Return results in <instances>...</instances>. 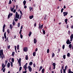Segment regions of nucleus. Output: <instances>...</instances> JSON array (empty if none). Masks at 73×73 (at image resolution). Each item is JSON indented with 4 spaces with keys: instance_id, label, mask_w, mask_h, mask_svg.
Instances as JSON below:
<instances>
[{
    "instance_id": "nucleus-1",
    "label": "nucleus",
    "mask_w": 73,
    "mask_h": 73,
    "mask_svg": "<svg viewBox=\"0 0 73 73\" xmlns=\"http://www.w3.org/2000/svg\"><path fill=\"white\" fill-rule=\"evenodd\" d=\"M23 50L25 52H27L28 50V49L27 47H24L23 48Z\"/></svg>"
},
{
    "instance_id": "nucleus-2",
    "label": "nucleus",
    "mask_w": 73,
    "mask_h": 73,
    "mask_svg": "<svg viewBox=\"0 0 73 73\" xmlns=\"http://www.w3.org/2000/svg\"><path fill=\"white\" fill-rule=\"evenodd\" d=\"M21 58H19V60L18 61V62L19 63V66H21Z\"/></svg>"
},
{
    "instance_id": "nucleus-3",
    "label": "nucleus",
    "mask_w": 73,
    "mask_h": 73,
    "mask_svg": "<svg viewBox=\"0 0 73 73\" xmlns=\"http://www.w3.org/2000/svg\"><path fill=\"white\" fill-rule=\"evenodd\" d=\"M71 42L70 41V40H69L68 39L67 40V41L66 42V43L67 44H70L71 43Z\"/></svg>"
},
{
    "instance_id": "nucleus-4",
    "label": "nucleus",
    "mask_w": 73,
    "mask_h": 73,
    "mask_svg": "<svg viewBox=\"0 0 73 73\" xmlns=\"http://www.w3.org/2000/svg\"><path fill=\"white\" fill-rule=\"evenodd\" d=\"M28 68L29 69V71L30 72H31L32 71V68H31V66H28Z\"/></svg>"
},
{
    "instance_id": "nucleus-5",
    "label": "nucleus",
    "mask_w": 73,
    "mask_h": 73,
    "mask_svg": "<svg viewBox=\"0 0 73 73\" xmlns=\"http://www.w3.org/2000/svg\"><path fill=\"white\" fill-rule=\"evenodd\" d=\"M52 65L53 66V69H55L56 68V63H53Z\"/></svg>"
},
{
    "instance_id": "nucleus-6",
    "label": "nucleus",
    "mask_w": 73,
    "mask_h": 73,
    "mask_svg": "<svg viewBox=\"0 0 73 73\" xmlns=\"http://www.w3.org/2000/svg\"><path fill=\"white\" fill-rule=\"evenodd\" d=\"M12 15H13V13H10L8 15V19H9V18H10V17L12 16Z\"/></svg>"
},
{
    "instance_id": "nucleus-7",
    "label": "nucleus",
    "mask_w": 73,
    "mask_h": 73,
    "mask_svg": "<svg viewBox=\"0 0 73 73\" xmlns=\"http://www.w3.org/2000/svg\"><path fill=\"white\" fill-rule=\"evenodd\" d=\"M63 13L64 14V16L65 17L68 15V13L67 12H63Z\"/></svg>"
},
{
    "instance_id": "nucleus-8",
    "label": "nucleus",
    "mask_w": 73,
    "mask_h": 73,
    "mask_svg": "<svg viewBox=\"0 0 73 73\" xmlns=\"http://www.w3.org/2000/svg\"><path fill=\"white\" fill-rule=\"evenodd\" d=\"M3 50L1 49L0 50V54H3Z\"/></svg>"
},
{
    "instance_id": "nucleus-9",
    "label": "nucleus",
    "mask_w": 73,
    "mask_h": 73,
    "mask_svg": "<svg viewBox=\"0 0 73 73\" xmlns=\"http://www.w3.org/2000/svg\"><path fill=\"white\" fill-rule=\"evenodd\" d=\"M2 60H3V58H5V55L3 54H2Z\"/></svg>"
},
{
    "instance_id": "nucleus-10",
    "label": "nucleus",
    "mask_w": 73,
    "mask_h": 73,
    "mask_svg": "<svg viewBox=\"0 0 73 73\" xmlns=\"http://www.w3.org/2000/svg\"><path fill=\"white\" fill-rule=\"evenodd\" d=\"M19 16H20V14L17 15H15V17L19 19Z\"/></svg>"
},
{
    "instance_id": "nucleus-11",
    "label": "nucleus",
    "mask_w": 73,
    "mask_h": 73,
    "mask_svg": "<svg viewBox=\"0 0 73 73\" xmlns=\"http://www.w3.org/2000/svg\"><path fill=\"white\" fill-rule=\"evenodd\" d=\"M4 36L5 39H6V38H7V36H6V32H5Z\"/></svg>"
},
{
    "instance_id": "nucleus-12",
    "label": "nucleus",
    "mask_w": 73,
    "mask_h": 73,
    "mask_svg": "<svg viewBox=\"0 0 73 73\" xmlns=\"http://www.w3.org/2000/svg\"><path fill=\"white\" fill-rule=\"evenodd\" d=\"M34 42L35 44H36V42H37V40H36V38H35L34 40Z\"/></svg>"
},
{
    "instance_id": "nucleus-13",
    "label": "nucleus",
    "mask_w": 73,
    "mask_h": 73,
    "mask_svg": "<svg viewBox=\"0 0 73 73\" xmlns=\"http://www.w3.org/2000/svg\"><path fill=\"white\" fill-rule=\"evenodd\" d=\"M71 69H69L68 70V73H73V72L71 71Z\"/></svg>"
},
{
    "instance_id": "nucleus-14",
    "label": "nucleus",
    "mask_w": 73,
    "mask_h": 73,
    "mask_svg": "<svg viewBox=\"0 0 73 73\" xmlns=\"http://www.w3.org/2000/svg\"><path fill=\"white\" fill-rule=\"evenodd\" d=\"M10 65H11L10 63L8 62L7 64V66L8 68H9V66H10Z\"/></svg>"
},
{
    "instance_id": "nucleus-15",
    "label": "nucleus",
    "mask_w": 73,
    "mask_h": 73,
    "mask_svg": "<svg viewBox=\"0 0 73 73\" xmlns=\"http://www.w3.org/2000/svg\"><path fill=\"white\" fill-rule=\"evenodd\" d=\"M36 52H34L33 53V56H36Z\"/></svg>"
},
{
    "instance_id": "nucleus-16",
    "label": "nucleus",
    "mask_w": 73,
    "mask_h": 73,
    "mask_svg": "<svg viewBox=\"0 0 73 73\" xmlns=\"http://www.w3.org/2000/svg\"><path fill=\"white\" fill-rule=\"evenodd\" d=\"M26 3H27V1H26L25 0H24L23 1V4L24 6L26 4Z\"/></svg>"
},
{
    "instance_id": "nucleus-17",
    "label": "nucleus",
    "mask_w": 73,
    "mask_h": 73,
    "mask_svg": "<svg viewBox=\"0 0 73 73\" xmlns=\"http://www.w3.org/2000/svg\"><path fill=\"white\" fill-rule=\"evenodd\" d=\"M68 47L70 49H71L72 48V44H70L69 45Z\"/></svg>"
},
{
    "instance_id": "nucleus-18",
    "label": "nucleus",
    "mask_w": 73,
    "mask_h": 73,
    "mask_svg": "<svg viewBox=\"0 0 73 73\" xmlns=\"http://www.w3.org/2000/svg\"><path fill=\"white\" fill-rule=\"evenodd\" d=\"M32 64H33V63L32 62H30L29 63V65L30 66H32Z\"/></svg>"
},
{
    "instance_id": "nucleus-19",
    "label": "nucleus",
    "mask_w": 73,
    "mask_h": 73,
    "mask_svg": "<svg viewBox=\"0 0 73 73\" xmlns=\"http://www.w3.org/2000/svg\"><path fill=\"white\" fill-rule=\"evenodd\" d=\"M63 57L64 59V60L66 58V55H64L63 56Z\"/></svg>"
},
{
    "instance_id": "nucleus-20",
    "label": "nucleus",
    "mask_w": 73,
    "mask_h": 73,
    "mask_svg": "<svg viewBox=\"0 0 73 73\" xmlns=\"http://www.w3.org/2000/svg\"><path fill=\"white\" fill-rule=\"evenodd\" d=\"M33 18V15H32L31 16H29V18L30 19H32Z\"/></svg>"
},
{
    "instance_id": "nucleus-21",
    "label": "nucleus",
    "mask_w": 73,
    "mask_h": 73,
    "mask_svg": "<svg viewBox=\"0 0 73 73\" xmlns=\"http://www.w3.org/2000/svg\"><path fill=\"white\" fill-rule=\"evenodd\" d=\"M70 53H68L67 54V57H70Z\"/></svg>"
},
{
    "instance_id": "nucleus-22",
    "label": "nucleus",
    "mask_w": 73,
    "mask_h": 73,
    "mask_svg": "<svg viewBox=\"0 0 73 73\" xmlns=\"http://www.w3.org/2000/svg\"><path fill=\"white\" fill-rule=\"evenodd\" d=\"M31 35H32V32L30 31L29 33V37H30V36H31Z\"/></svg>"
},
{
    "instance_id": "nucleus-23",
    "label": "nucleus",
    "mask_w": 73,
    "mask_h": 73,
    "mask_svg": "<svg viewBox=\"0 0 73 73\" xmlns=\"http://www.w3.org/2000/svg\"><path fill=\"white\" fill-rule=\"evenodd\" d=\"M4 64L2 63V68H3V69H4V68H5V67L4 66Z\"/></svg>"
},
{
    "instance_id": "nucleus-24",
    "label": "nucleus",
    "mask_w": 73,
    "mask_h": 73,
    "mask_svg": "<svg viewBox=\"0 0 73 73\" xmlns=\"http://www.w3.org/2000/svg\"><path fill=\"white\" fill-rule=\"evenodd\" d=\"M64 64H62V69L64 70Z\"/></svg>"
},
{
    "instance_id": "nucleus-25",
    "label": "nucleus",
    "mask_w": 73,
    "mask_h": 73,
    "mask_svg": "<svg viewBox=\"0 0 73 73\" xmlns=\"http://www.w3.org/2000/svg\"><path fill=\"white\" fill-rule=\"evenodd\" d=\"M15 21V22L17 21H18V19H16V17H15L14 18Z\"/></svg>"
},
{
    "instance_id": "nucleus-26",
    "label": "nucleus",
    "mask_w": 73,
    "mask_h": 73,
    "mask_svg": "<svg viewBox=\"0 0 73 73\" xmlns=\"http://www.w3.org/2000/svg\"><path fill=\"white\" fill-rule=\"evenodd\" d=\"M25 59L26 60H28V55L26 56Z\"/></svg>"
},
{
    "instance_id": "nucleus-27",
    "label": "nucleus",
    "mask_w": 73,
    "mask_h": 73,
    "mask_svg": "<svg viewBox=\"0 0 73 73\" xmlns=\"http://www.w3.org/2000/svg\"><path fill=\"white\" fill-rule=\"evenodd\" d=\"M23 68L25 69V70L26 71L27 70V68H28V67L26 66H24L23 67Z\"/></svg>"
},
{
    "instance_id": "nucleus-28",
    "label": "nucleus",
    "mask_w": 73,
    "mask_h": 73,
    "mask_svg": "<svg viewBox=\"0 0 73 73\" xmlns=\"http://www.w3.org/2000/svg\"><path fill=\"white\" fill-rule=\"evenodd\" d=\"M29 9H30V11H31V10L32 11V9H33V8L32 7H29Z\"/></svg>"
},
{
    "instance_id": "nucleus-29",
    "label": "nucleus",
    "mask_w": 73,
    "mask_h": 73,
    "mask_svg": "<svg viewBox=\"0 0 73 73\" xmlns=\"http://www.w3.org/2000/svg\"><path fill=\"white\" fill-rule=\"evenodd\" d=\"M45 71V69L44 68H43L42 70V73H44V71Z\"/></svg>"
},
{
    "instance_id": "nucleus-30",
    "label": "nucleus",
    "mask_w": 73,
    "mask_h": 73,
    "mask_svg": "<svg viewBox=\"0 0 73 73\" xmlns=\"http://www.w3.org/2000/svg\"><path fill=\"white\" fill-rule=\"evenodd\" d=\"M54 56H55V54L54 53H53L52 54V57H54Z\"/></svg>"
},
{
    "instance_id": "nucleus-31",
    "label": "nucleus",
    "mask_w": 73,
    "mask_h": 73,
    "mask_svg": "<svg viewBox=\"0 0 73 73\" xmlns=\"http://www.w3.org/2000/svg\"><path fill=\"white\" fill-rule=\"evenodd\" d=\"M10 28L11 29H12V28H13V26H12V25H10Z\"/></svg>"
},
{
    "instance_id": "nucleus-32",
    "label": "nucleus",
    "mask_w": 73,
    "mask_h": 73,
    "mask_svg": "<svg viewBox=\"0 0 73 73\" xmlns=\"http://www.w3.org/2000/svg\"><path fill=\"white\" fill-rule=\"evenodd\" d=\"M70 38H73V34H71V35L70 36Z\"/></svg>"
},
{
    "instance_id": "nucleus-33",
    "label": "nucleus",
    "mask_w": 73,
    "mask_h": 73,
    "mask_svg": "<svg viewBox=\"0 0 73 73\" xmlns=\"http://www.w3.org/2000/svg\"><path fill=\"white\" fill-rule=\"evenodd\" d=\"M15 52H12V56H14V55H15Z\"/></svg>"
},
{
    "instance_id": "nucleus-34",
    "label": "nucleus",
    "mask_w": 73,
    "mask_h": 73,
    "mask_svg": "<svg viewBox=\"0 0 73 73\" xmlns=\"http://www.w3.org/2000/svg\"><path fill=\"white\" fill-rule=\"evenodd\" d=\"M20 23H18V25H17L18 27L19 28V27H20Z\"/></svg>"
},
{
    "instance_id": "nucleus-35",
    "label": "nucleus",
    "mask_w": 73,
    "mask_h": 73,
    "mask_svg": "<svg viewBox=\"0 0 73 73\" xmlns=\"http://www.w3.org/2000/svg\"><path fill=\"white\" fill-rule=\"evenodd\" d=\"M10 62L11 63V67H13V63H12V62Z\"/></svg>"
},
{
    "instance_id": "nucleus-36",
    "label": "nucleus",
    "mask_w": 73,
    "mask_h": 73,
    "mask_svg": "<svg viewBox=\"0 0 73 73\" xmlns=\"http://www.w3.org/2000/svg\"><path fill=\"white\" fill-rule=\"evenodd\" d=\"M14 58H12L11 59V61H12V62H14Z\"/></svg>"
},
{
    "instance_id": "nucleus-37",
    "label": "nucleus",
    "mask_w": 73,
    "mask_h": 73,
    "mask_svg": "<svg viewBox=\"0 0 73 73\" xmlns=\"http://www.w3.org/2000/svg\"><path fill=\"white\" fill-rule=\"evenodd\" d=\"M11 3H12V1H11V0H10L9 3V4H11Z\"/></svg>"
},
{
    "instance_id": "nucleus-38",
    "label": "nucleus",
    "mask_w": 73,
    "mask_h": 73,
    "mask_svg": "<svg viewBox=\"0 0 73 73\" xmlns=\"http://www.w3.org/2000/svg\"><path fill=\"white\" fill-rule=\"evenodd\" d=\"M62 48L63 49H64V48H65V44H63L62 45Z\"/></svg>"
},
{
    "instance_id": "nucleus-39",
    "label": "nucleus",
    "mask_w": 73,
    "mask_h": 73,
    "mask_svg": "<svg viewBox=\"0 0 73 73\" xmlns=\"http://www.w3.org/2000/svg\"><path fill=\"white\" fill-rule=\"evenodd\" d=\"M5 65H7V63H8V60H6L5 61Z\"/></svg>"
},
{
    "instance_id": "nucleus-40",
    "label": "nucleus",
    "mask_w": 73,
    "mask_h": 73,
    "mask_svg": "<svg viewBox=\"0 0 73 73\" xmlns=\"http://www.w3.org/2000/svg\"><path fill=\"white\" fill-rule=\"evenodd\" d=\"M21 69H22V67H20L19 69V71H21Z\"/></svg>"
},
{
    "instance_id": "nucleus-41",
    "label": "nucleus",
    "mask_w": 73,
    "mask_h": 73,
    "mask_svg": "<svg viewBox=\"0 0 73 73\" xmlns=\"http://www.w3.org/2000/svg\"><path fill=\"white\" fill-rule=\"evenodd\" d=\"M65 23H67V22H68V19H66L65 20Z\"/></svg>"
},
{
    "instance_id": "nucleus-42",
    "label": "nucleus",
    "mask_w": 73,
    "mask_h": 73,
    "mask_svg": "<svg viewBox=\"0 0 73 73\" xmlns=\"http://www.w3.org/2000/svg\"><path fill=\"white\" fill-rule=\"evenodd\" d=\"M17 50L19 49V45H18L17 46Z\"/></svg>"
},
{
    "instance_id": "nucleus-43",
    "label": "nucleus",
    "mask_w": 73,
    "mask_h": 73,
    "mask_svg": "<svg viewBox=\"0 0 73 73\" xmlns=\"http://www.w3.org/2000/svg\"><path fill=\"white\" fill-rule=\"evenodd\" d=\"M13 25H15V21H13Z\"/></svg>"
},
{
    "instance_id": "nucleus-44",
    "label": "nucleus",
    "mask_w": 73,
    "mask_h": 73,
    "mask_svg": "<svg viewBox=\"0 0 73 73\" xmlns=\"http://www.w3.org/2000/svg\"><path fill=\"white\" fill-rule=\"evenodd\" d=\"M43 28V25H41V27H40V29H42V28Z\"/></svg>"
},
{
    "instance_id": "nucleus-45",
    "label": "nucleus",
    "mask_w": 73,
    "mask_h": 73,
    "mask_svg": "<svg viewBox=\"0 0 73 73\" xmlns=\"http://www.w3.org/2000/svg\"><path fill=\"white\" fill-rule=\"evenodd\" d=\"M34 68H35L36 66V64L35 63H34L33 64Z\"/></svg>"
},
{
    "instance_id": "nucleus-46",
    "label": "nucleus",
    "mask_w": 73,
    "mask_h": 73,
    "mask_svg": "<svg viewBox=\"0 0 73 73\" xmlns=\"http://www.w3.org/2000/svg\"><path fill=\"white\" fill-rule=\"evenodd\" d=\"M11 11L12 12H13V10L14 9H13V8H11Z\"/></svg>"
},
{
    "instance_id": "nucleus-47",
    "label": "nucleus",
    "mask_w": 73,
    "mask_h": 73,
    "mask_svg": "<svg viewBox=\"0 0 73 73\" xmlns=\"http://www.w3.org/2000/svg\"><path fill=\"white\" fill-rule=\"evenodd\" d=\"M23 35H22V34H21L20 37H21V38H23Z\"/></svg>"
},
{
    "instance_id": "nucleus-48",
    "label": "nucleus",
    "mask_w": 73,
    "mask_h": 73,
    "mask_svg": "<svg viewBox=\"0 0 73 73\" xmlns=\"http://www.w3.org/2000/svg\"><path fill=\"white\" fill-rule=\"evenodd\" d=\"M47 53H48L49 52V49H48L47 50Z\"/></svg>"
},
{
    "instance_id": "nucleus-49",
    "label": "nucleus",
    "mask_w": 73,
    "mask_h": 73,
    "mask_svg": "<svg viewBox=\"0 0 73 73\" xmlns=\"http://www.w3.org/2000/svg\"><path fill=\"white\" fill-rule=\"evenodd\" d=\"M5 25L4 24L3 27V29H5Z\"/></svg>"
},
{
    "instance_id": "nucleus-50",
    "label": "nucleus",
    "mask_w": 73,
    "mask_h": 73,
    "mask_svg": "<svg viewBox=\"0 0 73 73\" xmlns=\"http://www.w3.org/2000/svg\"><path fill=\"white\" fill-rule=\"evenodd\" d=\"M43 33L44 35H45V31H43Z\"/></svg>"
},
{
    "instance_id": "nucleus-51",
    "label": "nucleus",
    "mask_w": 73,
    "mask_h": 73,
    "mask_svg": "<svg viewBox=\"0 0 73 73\" xmlns=\"http://www.w3.org/2000/svg\"><path fill=\"white\" fill-rule=\"evenodd\" d=\"M5 69H6V68H5L4 69H3V72H4H4H5Z\"/></svg>"
},
{
    "instance_id": "nucleus-52",
    "label": "nucleus",
    "mask_w": 73,
    "mask_h": 73,
    "mask_svg": "<svg viewBox=\"0 0 73 73\" xmlns=\"http://www.w3.org/2000/svg\"><path fill=\"white\" fill-rule=\"evenodd\" d=\"M65 71H66V70L65 69H63V73H66V72Z\"/></svg>"
},
{
    "instance_id": "nucleus-53",
    "label": "nucleus",
    "mask_w": 73,
    "mask_h": 73,
    "mask_svg": "<svg viewBox=\"0 0 73 73\" xmlns=\"http://www.w3.org/2000/svg\"><path fill=\"white\" fill-rule=\"evenodd\" d=\"M63 10H64V8H62L61 9V13H62V12H63Z\"/></svg>"
},
{
    "instance_id": "nucleus-54",
    "label": "nucleus",
    "mask_w": 73,
    "mask_h": 73,
    "mask_svg": "<svg viewBox=\"0 0 73 73\" xmlns=\"http://www.w3.org/2000/svg\"><path fill=\"white\" fill-rule=\"evenodd\" d=\"M7 32H8V33H9V29H7Z\"/></svg>"
},
{
    "instance_id": "nucleus-55",
    "label": "nucleus",
    "mask_w": 73,
    "mask_h": 73,
    "mask_svg": "<svg viewBox=\"0 0 73 73\" xmlns=\"http://www.w3.org/2000/svg\"><path fill=\"white\" fill-rule=\"evenodd\" d=\"M70 30H69L68 31V35H70Z\"/></svg>"
},
{
    "instance_id": "nucleus-56",
    "label": "nucleus",
    "mask_w": 73,
    "mask_h": 73,
    "mask_svg": "<svg viewBox=\"0 0 73 73\" xmlns=\"http://www.w3.org/2000/svg\"><path fill=\"white\" fill-rule=\"evenodd\" d=\"M39 69H40V70H41L42 69V66H41L40 67Z\"/></svg>"
},
{
    "instance_id": "nucleus-57",
    "label": "nucleus",
    "mask_w": 73,
    "mask_h": 73,
    "mask_svg": "<svg viewBox=\"0 0 73 73\" xmlns=\"http://www.w3.org/2000/svg\"><path fill=\"white\" fill-rule=\"evenodd\" d=\"M27 71L26 70L25 71H23V73H27Z\"/></svg>"
},
{
    "instance_id": "nucleus-58",
    "label": "nucleus",
    "mask_w": 73,
    "mask_h": 73,
    "mask_svg": "<svg viewBox=\"0 0 73 73\" xmlns=\"http://www.w3.org/2000/svg\"><path fill=\"white\" fill-rule=\"evenodd\" d=\"M38 28L39 29H41V26H40V25H39Z\"/></svg>"
},
{
    "instance_id": "nucleus-59",
    "label": "nucleus",
    "mask_w": 73,
    "mask_h": 73,
    "mask_svg": "<svg viewBox=\"0 0 73 73\" xmlns=\"http://www.w3.org/2000/svg\"><path fill=\"white\" fill-rule=\"evenodd\" d=\"M20 13L21 15H23V13H22V11L21 10H20Z\"/></svg>"
},
{
    "instance_id": "nucleus-60",
    "label": "nucleus",
    "mask_w": 73,
    "mask_h": 73,
    "mask_svg": "<svg viewBox=\"0 0 73 73\" xmlns=\"http://www.w3.org/2000/svg\"><path fill=\"white\" fill-rule=\"evenodd\" d=\"M38 50V48H36V49H35V52H37V51Z\"/></svg>"
},
{
    "instance_id": "nucleus-61",
    "label": "nucleus",
    "mask_w": 73,
    "mask_h": 73,
    "mask_svg": "<svg viewBox=\"0 0 73 73\" xmlns=\"http://www.w3.org/2000/svg\"><path fill=\"white\" fill-rule=\"evenodd\" d=\"M18 15H19V14H18V13L17 12H16L15 14V16H16Z\"/></svg>"
},
{
    "instance_id": "nucleus-62",
    "label": "nucleus",
    "mask_w": 73,
    "mask_h": 73,
    "mask_svg": "<svg viewBox=\"0 0 73 73\" xmlns=\"http://www.w3.org/2000/svg\"><path fill=\"white\" fill-rule=\"evenodd\" d=\"M27 8V7L26 5H25L24 6V8H25V9H26Z\"/></svg>"
},
{
    "instance_id": "nucleus-63",
    "label": "nucleus",
    "mask_w": 73,
    "mask_h": 73,
    "mask_svg": "<svg viewBox=\"0 0 73 73\" xmlns=\"http://www.w3.org/2000/svg\"><path fill=\"white\" fill-rule=\"evenodd\" d=\"M10 45H9V46H7V48H8V49H9L10 48Z\"/></svg>"
},
{
    "instance_id": "nucleus-64",
    "label": "nucleus",
    "mask_w": 73,
    "mask_h": 73,
    "mask_svg": "<svg viewBox=\"0 0 73 73\" xmlns=\"http://www.w3.org/2000/svg\"><path fill=\"white\" fill-rule=\"evenodd\" d=\"M16 9H14V10H13V13H15V12H16Z\"/></svg>"
}]
</instances>
